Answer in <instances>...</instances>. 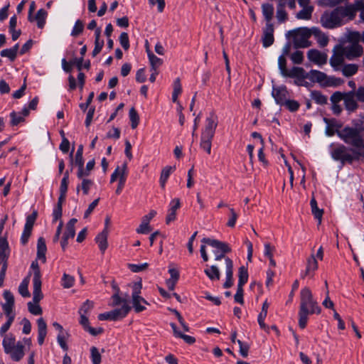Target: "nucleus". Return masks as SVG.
Segmentation results:
<instances>
[{"label":"nucleus","mask_w":364,"mask_h":364,"mask_svg":"<svg viewBox=\"0 0 364 364\" xmlns=\"http://www.w3.org/2000/svg\"><path fill=\"white\" fill-rule=\"evenodd\" d=\"M300 300L299 326L304 329L307 324L308 316L313 314H319L321 309L317 301L314 299L312 292L308 287H304L301 290Z\"/></svg>","instance_id":"obj_1"},{"label":"nucleus","mask_w":364,"mask_h":364,"mask_svg":"<svg viewBox=\"0 0 364 364\" xmlns=\"http://www.w3.org/2000/svg\"><path fill=\"white\" fill-rule=\"evenodd\" d=\"M274 6L272 4L266 3L262 5V13L266 21V25L273 24L271 21L274 16Z\"/></svg>","instance_id":"obj_30"},{"label":"nucleus","mask_w":364,"mask_h":364,"mask_svg":"<svg viewBox=\"0 0 364 364\" xmlns=\"http://www.w3.org/2000/svg\"><path fill=\"white\" fill-rule=\"evenodd\" d=\"M141 288V280L135 282L132 287V306L136 313H140L146 310V306L144 305H140L139 301H142L146 305H149V303L144 298L140 296Z\"/></svg>","instance_id":"obj_9"},{"label":"nucleus","mask_w":364,"mask_h":364,"mask_svg":"<svg viewBox=\"0 0 364 364\" xmlns=\"http://www.w3.org/2000/svg\"><path fill=\"white\" fill-rule=\"evenodd\" d=\"M311 97L318 105H323L327 103V97L318 90H312L311 92Z\"/></svg>","instance_id":"obj_42"},{"label":"nucleus","mask_w":364,"mask_h":364,"mask_svg":"<svg viewBox=\"0 0 364 364\" xmlns=\"http://www.w3.org/2000/svg\"><path fill=\"white\" fill-rule=\"evenodd\" d=\"M338 136L345 144L353 147L359 146L362 144L361 131L356 127L346 126L341 132H338Z\"/></svg>","instance_id":"obj_4"},{"label":"nucleus","mask_w":364,"mask_h":364,"mask_svg":"<svg viewBox=\"0 0 364 364\" xmlns=\"http://www.w3.org/2000/svg\"><path fill=\"white\" fill-rule=\"evenodd\" d=\"M290 58L294 64H301L304 60V53L302 51L296 50L291 55Z\"/></svg>","instance_id":"obj_64"},{"label":"nucleus","mask_w":364,"mask_h":364,"mask_svg":"<svg viewBox=\"0 0 364 364\" xmlns=\"http://www.w3.org/2000/svg\"><path fill=\"white\" fill-rule=\"evenodd\" d=\"M24 346L21 342L18 341L16 346L11 350L8 354L10 355L11 358L16 362L21 360L24 355Z\"/></svg>","instance_id":"obj_28"},{"label":"nucleus","mask_w":364,"mask_h":364,"mask_svg":"<svg viewBox=\"0 0 364 364\" xmlns=\"http://www.w3.org/2000/svg\"><path fill=\"white\" fill-rule=\"evenodd\" d=\"M342 18L337 7L331 12H324L321 17L322 26L326 28L332 29L341 26Z\"/></svg>","instance_id":"obj_8"},{"label":"nucleus","mask_w":364,"mask_h":364,"mask_svg":"<svg viewBox=\"0 0 364 364\" xmlns=\"http://www.w3.org/2000/svg\"><path fill=\"white\" fill-rule=\"evenodd\" d=\"M318 269V262L314 256V255H311L307 259L306 267L304 272H301V278H304L306 277H312L314 274V272Z\"/></svg>","instance_id":"obj_20"},{"label":"nucleus","mask_w":364,"mask_h":364,"mask_svg":"<svg viewBox=\"0 0 364 364\" xmlns=\"http://www.w3.org/2000/svg\"><path fill=\"white\" fill-rule=\"evenodd\" d=\"M147 55L151 64V70H157L162 65L163 60L156 56L150 50H148Z\"/></svg>","instance_id":"obj_40"},{"label":"nucleus","mask_w":364,"mask_h":364,"mask_svg":"<svg viewBox=\"0 0 364 364\" xmlns=\"http://www.w3.org/2000/svg\"><path fill=\"white\" fill-rule=\"evenodd\" d=\"M80 318L79 321L80 324L82 326L83 329L88 332L92 336H96L99 334H101L104 332V329L102 327H99L97 328L91 327L90 326V322L88 319V316L85 315H80Z\"/></svg>","instance_id":"obj_17"},{"label":"nucleus","mask_w":364,"mask_h":364,"mask_svg":"<svg viewBox=\"0 0 364 364\" xmlns=\"http://www.w3.org/2000/svg\"><path fill=\"white\" fill-rule=\"evenodd\" d=\"M237 343L240 347V353L243 358H247L248 356V352L250 350V346L247 343H244L240 340H237Z\"/></svg>","instance_id":"obj_63"},{"label":"nucleus","mask_w":364,"mask_h":364,"mask_svg":"<svg viewBox=\"0 0 364 364\" xmlns=\"http://www.w3.org/2000/svg\"><path fill=\"white\" fill-rule=\"evenodd\" d=\"M112 287L114 291V294L112 296V306H117L121 304L124 299L119 296L120 289L114 280L112 282Z\"/></svg>","instance_id":"obj_37"},{"label":"nucleus","mask_w":364,"mask_h":364,"mask_svg":"<svg viewBox=\"0 0 364 364\" xmlns=\"http://www.w3.org/2000/svg\"><path fill=\"white\" fill-rule=\"evenodd\" d=\"M333 144L330 145L331 150L330 154L333 160L340 162L342 165L352 164V156L350 155V147L343 144H338L334 147Z\"/></svg>","instance_id":"obj_5"},{"label":"nucleus","mask_w":364,"mask_h":364,"mask_svg":"<svg viewBox=\"0 0 364 364\" xmlns=\"http://www.w3.org/2000/svg\"><path fill=\"white\" fill-rule=\"evenodd\" d=\"M307 57L309 60L318 65H323L326 63L327 55L321 53L316 49H311L307 53Z\"/></svg>","instance_id":"obj_24"},{"label":"nucleus","mask_w":364,"mask_h":364,"mask_svg":"<svg viewBox=\"0 0 364 364\" xmlns=\"http://www.w3.org/2000/svg\"><path fill=\"white\" fill-rule=\"evenodd\" d=\"M107 237L108 229L107 227H105L104 230L101 232H100L95 239L96 243L98 245L99 249L102 254L105 253V250L108 247Z\"/></svg>","instance_id":"obj_25"},{"label":"nucleus","mask_w":364,"mask_h":364,"mask_svg":"<svg viewBox=\"0 0 364 364\" xmlns=\"http://www.w3.org/2000/svg\"><path fill=\"white\" fill-rule=\"evenodd\" d=\"M285 77H291V78H301L306 79L307 78V73L305 70L301 67H293L291 70H288V72L284 76Z\"/></svg>","instance_id":"obj_29"},{"label":"nucleus","mask_w":364,"mask_h":364,"mask_svg":"<svg viewBox=\"0 0 364 364\" xmlns=\"http://www.w3.org/2000/svg\"><path fill=\"white\" fill-rule=\"evenodd\" d=\"M350 155L352 156V164L354 161H359L361 158H364V153L361 148L350 147Z\"/></svg>","instance_id":"obj_51"},{"label":"nucleus","mask_w":364,"mask_h":364,"mask_svg":"<svg viewBox=\"0 0 364 364\" xmlns=\"http://www.w3.org/2000/svg\"><path fill=\"white\" fill-rule=\"evenodd\" d=\"M73 151H74V149H72V151L69 155L71 165L75 164L77 167L83 166H84V159L82 156L83 145L80 144L78 146L77 150L75 156V159H73Z\"/></svg>","instance_id":"obj_26"},{"label":"nucleus","mask_w":364,"mask_h":364,"mask_svg":"<svg viewBox=\"0 0 364 364\" xmlns=\"http://www.w3.org/2000/svg\"><path fill=\"white\" fill-rule=\"evenodd\" d=\"M29 279L28 277L23 279L18 287V292L23 297H30L31 294L28 291Z\"/></svg>","instance_id":"obj_48"},{"label":"nucleus","mask_w":364,"mask_h":364,"mask_svg":"<svg viewBox=\"0 0 364 364\" xmlns=\"http://www.w3.org/2000/svg\"><path fill=\"white\" fill-rule=\"evenodd\" d=\"M77 222L76 218L70 219L66 225V229L63 233L64 237L68 238H73L75 235V225Z\"/></svg>","instance_id":"obj_39"},{"label":"nucleus","mask_w":364,"mask_h":364,"mask_svg":"<svg viewBox=\"0 0 364 364\" xmlns=\"http://www.w3.org/2000/svg\"><path fill=\"white\" fill-rule=\"evenodd\" d=\"M323 120L326 124V134L328 136H332L336 134L338 136V132H341L343 123L335 118L329 119L324 117Z\"/></svg>","instance_id":"obj_12"},{"label":"nucleus","mask_w":364,"mask_h":364,"mask_svg":"<svg viewBox=\"0 0 364 364\" xmlns=\"http://www.w3.org/2000/svg\"><path fill=\"white\" fill-rule=\"evenodd\" d=\"M31 267L33 270V301L38 304L43 299V295L41 291V273L39 265L36 261L31 263Z\"/></svg>","instance_id":"obj_7"},{"label":"nucleus","mask_w":364,"mask_h":364,"mask_svg":"<svg viewBox=\"0 0 364 364\" xmlns=\"http://www.w3.org/2000/svg\"><path fill=\"white\" fill-rule=\"evenodd\" d=\"M248 271L247 267L245 266H241L238 269V283L237 286L239 287H244V285L248 281Z\"/></svg>","instance_id":"obj_38"},{"label":"nucleus","mask_w":364,"mask_h":364,"mask_svg":"<svg viewBox=\"0 0 364 364\" xmlns=\"http://www.w3.org/2000/svg\"><path fill=\"white\" fill-rule=\"evenodd\" d=\"M48 12L44 9H39L36 16H33V21H36L38 28H43L46 25Z\"/></svg>","instance_id":"obj_34"},{"label":"nucleus","mask_w":364,"mask_h":364,"mask_svg":"<svg viewBox=\"0 0 364 364\" xmlns=\"http://www.w3.org/2000/svg\"><path fill=\"white\" fill-rule=\"evenodd\" d=\"M47 251V247L46 245V241L43 237H40L38 239L37 242V258L40 260H42L43 262H46V253Z\"/></svg>","instance_id":"obj_32"},{"label":"nucleus","mask_w":364,"mask_h":364,"mask_svg":"<svg viewBox=\"0 0 364 364\" xmlns=\"http://www.w3.org/2000/svg\"><path fill=\"white\" fill-rule=\"evenodd\" d=\"M363 7V3L360 1H357L355 5L349 4L346 6H337L340 13L341 17L343 19L345 17H348L349 20L354 19L356 15V11Z\"/></svg>","instance_id":"obj_11"},{"label":"nucleus","mask_w":364,"mask_h":364,"mask_svg":"<svg viewBox=\"0 0 364 364\" xmlns=\"http://www.w3.org/2000/svg\"><path fill=\"white\" fill-rule=\"evenodd\" d=\"M204 273L211 281L219 280L220 278V272L216 265H207L205 269Z\"/></svg>","instance_id":"obj_33"},{"label":"nucleus","mask_w":364,"mask_h":364,"mask_svg":"<svg viewBox=\"0 0 364 364\" xmlns=\"http://www.w3.org/2000/svg\"><path fill=\"white\" fill-rule=\"evenodd\" d=\"M93 185V181L90 179L82 178V183L77 185L76 187L77 193H79L80 190L82 189L84 195H87L90 187Z\"/></svg>","instance_id":"obj_43"},{"label":"nucleus","mask_w":364,"mask_h":364,"mask_svg":"<svg viewBox=\"0 0 364 364\" xmlns=\"http://www.w3.org/2000/svg\"><path fill=\"white\" fill-rule=\"evenodd\" d=\"M119 43L122 47L127 50L129 48V40L128 33L126 32H122L119 37Z\"/></svg>","instance_id":"obj_61"},{"label":"nucleus","mask_w":364,"mask_h":364,"mask_svg":"<svg viewBox=\"0 0 364 364\" xmlns=\"http://www.w3.org/2000/svg\"><path fill=\"white\" fill-rule=\"evenodd\" d=\"M83 29L84 24L82 21L79 19L77 20L71 31V36L74 37L77 36L83 31Z\"/></svg>","instance_id":"obj_57"},{"label":"nucleus","mask_w":364,"mask_h":364,"mask_svg":"<svg viewBox=\"0 0 364 364\" xmlns=\"http://www.w3.org/2000/svg\"><path fill=\"white\" fill-rule=\"evenodd\" d=\"M226 280L223 284V288L229 289L233 285V262L229 258H225Z\"/></svg>","instance_id":"obj_22"},{"label":"nucleus","mask_w":364,"mask_h":364,"mask_svg":"<svg viewBox=\"0 0 364 364\" xmlns=\"http://www.w3.org/2000/svg\"><path fill=\"white\" fill-rule=\"evenodd\" d=\"M274 28L273 24L265 25V27L263 28L262 31V42L263 47L268 48L274 43Z\"/></svg>","instance_id":"obj_15"},{"label":"nucleus","mask_w":364,"mask_h":364,"mask_svg":"<svg viewBox=\"0 0 364 364\" xmlns=\"http://www.w3.org/2000/svg\"><path fill=\"white\" fill-rule=\"evenodd\" d=\"M9 116L11 118L10 124L12 127L17 126L21 122L25 121V119L21 115V113H17L15 111L11 112Z\"/></svg>","instance_id":"obj_54"},{"label":"nucleus","mask_w":364,"mask_h":364,"mask_svg":"<svg viewBox=\"0 0 364 364\" xmlns=\"http://www.w3.org/2000/svg\"><path fill=\"white\" fill-rule=\"evenodd\" d=\"M286 36L287 38L293 37V46L296 49L308 48L311 45L309 41L311 36V28L306 27L299 28L288 31Z\"/></svg>","instance_id":"obj_3"},{"label":"nucleus","mask_w":364,"mask_h":364,"mask_svg":"<svg viewBox=\"0 0 364 364\" xmlns=\"http://www.w3.org/2000/svg\"><path fill=\"white\" fill-rule=\"evenodd\" d=\"M90 358L92 364L101 363V353L95 346H92L90 348Z\"/></svg>","instance_id":"obj_53"},{"label":"nucleus","mask_w":364,"mask_h":364,"mask_svg":"<svg viewBox=\"0 0 364 364\" xmlns=\"http://www.w3.org/2000/svg\"><path fill=\"white\" fill-rule=\"evenodd\" d=\"M176 169L175 166H167L164 167L161 171L160 176V184L161 187H164L165 184L171 175V173Z\"/></svg>","instance_id":"obj_41"},{"label":"nucleus","mask_w":364,"mask_h":364,"mask_svg":"<svg viewBox=\"0 0 364 364\" xmlns=\"http://www.w3.org/2000/svg\"><path fill=\"white\" fill-rule=\"evenodd\" d=\"M340 48L343 52L346 58L350 60L360 57L363 52V47L358 43H352L350 46L346 47L341 46Z\"/></svg>","instance_id":"obj_13"},{"label":"nucleus","mask_w":364,"mask_h":364,"mask_svg":"<svg viewBox=\"0 0 364 364\" xmlns=\"http://www.w3.org/2000/svg\"><path fill=\"white\" fill-rule=\"evenodd\" d=\"M127 164L124 163L122 166L121 176L119 179L118 186L115 191V193L117 195H119L122 193V191L124 187L126 180H127Z\"/></svg>","instance_id":"obj_35"},{"label":"nucleus","mask_w":364,"mask_h":364,"mask_svg":"<svg viewBox=\"0 0 364 364\" xmlns=\"http://www.w3.org/2000/svg\"><path fill=\"white\" fill-rule=\"evenodd\" d=\"M28 309L31 314L33 315H41L43 313L42 309L38 304L29 301L28 303Z\"/></svg>","instance_id":"obj_58"},{"label":"nucleus","mask_w":364,"mask_h":364,"mask_svg":"<svg viewBox=\"0 0 364 364\" xmlns=\"http://www.w3.org/2000/svg\"><path fill=\"white\" fill-rule=\"evenodd\" d=\"M122 306L111 311L112 321L121 320L127 316L131 310V306L128 304L127 299H123L121 303Z\"/></svg>","instance_id":"obj_16"},{"label":"nucleus","mask_w":364,"mask_h":364,"mask_svg":"<svg viewBox=\"0 0 364 364\" xmlns=\"http://www.w3.org/2000/svg\"><path fill=\"white\" fill-rule=\"evenodd\" d=\"M37 217L38 211L33 210L32 213L28 215L26 218V223L20 239L21 244L23 246L26 245L28 242Z\"/></svg>","instance_id":"obj_10"},{"label":"nucleus","mask_w":364,"mask_h":364,"mask_svg":"<svg viewBox=\"0 0 364 364\" xmlns=\"http://www.w3.org/2000/svg\"><path fill=\"white\" fill-rule=\"evenodd\" d=\"M218 117L213 113H210L205 119V125L202 131L200 147L208 154L211 153L212 141L218 126Z\"/></svg>","instance_id":"obj_2"},{"label":"nucleus","mask_w":364,"mask_h":364,"mask_svg":"<svg viewBox=\"0 0 364 364\" xmlns=\"http://www.w3.org/2000/svg\"><path fill=\"white\" fill-rule=\"evenodd\" d=\"M354 97V91H349L346 92V95L343 100L344 105L346 109L349 112H355L358 107V105Z\"/></svg>","instance_id":"obj_23"},{"label":"nucleus","mask_w":364,"mask_h":364,"mask_svg":"<svg viewBox=\"0 0 364 364\" xmlns=\"http://www.w3.org/2000/svg\"><path fill=\"white\" fill-rule=\"evenodd\" d=\"M346 92L336 91L332 94L330 97L331 104H339V102L344 100Z\"/></svg>","instance_id":"obj_62"},{"label":"nucleus","mask_w":364,"mask_h":364,"mask_svg":"<svg viewBox=\"0 0 364 364\" xmlns=\"http://www.w3.org/2000/svg\"><path fill=\"white\" fill-rule=\"evenodd\" d=\"M75 278L74 277L64 273L61 279V285L65 288L69 289L74 285Z\"/></svg>","instance_id":"obj_52"},{"label":"nucleus","mask_w":364,"mask_h":364,"mask_svg":"<svg viewBox=\"0 0 364 364\" xmlns=\"http://www.w3.org/2000/svg\"><path fill=\"white\" fill-rule=\"evenodd\" d=\"M311 35L313 34L316 38L317 43L321 47H325L328 43V37L318 28L313 27L311 28Z\"/></svg>","instance_id":"obj_31"},{"label":"nucleus","mask_w":364,"mask_h":364,"mask_svg":"<svg viewBox=\"0 0 364 364\" xmlns=\"http://www.w3.org/2000/svg\"><path fill=\"white\" fill-rule=\"evenodd\" d=\"M278 67L281 75L284 77L285 74L288 72V69L287 68V59L286 57H284V55L279 56Z\"/></svg>","instance_id":"obj_56"},{"label":"nucleus","mask_w":364,"mask_h":364,"mask_svg":"<svg viewBox=\"0 0 364 364\" xmlns=\"http://www.w3.org/2000/svg\"><path fill=\"white\" fill-rule=\"evenodd\" d=\"M306 79H309L312 82L321 83L323 85V83L327 79V75L320 70L312 69L307 73Z\"/></svg>","instance_id":"obj_27"},{"label":"nucleus","mask_w":364,"mask_h":364,"mask_svg":"<svg viewBox=\"0 0 364 364\" xmlns=\"http://www.w3.org/2000/svg\"><path fill=\"white\" fill-rule=\"evenodd\" d=\"M181 207L179 198H174L169 203V209L166 218V223L168 225L176 218V210Z\"/></svg>","instance_id":"obj_19"},{"label":"nucleus","mask_w":364,"mask_h":364,"mask_svg":"<svg viewBox=\"0 0 364 364\" xmlns=\"http://www.w3.org/2000/svg\"><path fill=\"white\" fill-rule=\"evenodd\" d=\"M201 242L203 244H207L208 245L215 249L213 250V253L215 255V259L216 261L221 260L223 258L225 259L227 257H225V254L231 252V248L229 247L228 243L220 241L218 240L210 237H203L201 240Z\"/></svg>","instance_id":"obj_6"},{"label":"nucleus","mask_w":364,"mask_h":364,"mask_svg":"<svg viewBox=\"0 0 364 364\" xmlns=\"http://www.w3.org/2000/svg\"><path fill=\"white\" fill-rule=\"evenodd\" d=\"M10 252H0V266L1 271H6Z\"/></svg>","instance_id":"obj_60"},{"label":"nucleus","mask_w":364,"mask_h":364,"mask_svg":"<svg viewBox=\"0 0 364 364\" xmlns=\"http://www.w3.org/2000/svg\"><path fill=\"white\" fill-rule=\"evenodd\" d=\"M284 105L291 112L297 111L300 107L299 103L294 100H287Z\"/></svg>","instance_id":"obj_59"},{"label":"nucleus","mask_w":364,"mask_h":364,"mask_svg":"<svg viewBox=\"0 0 364 364\" xmlns=\"http://www.w3.org/2000/svg\"><path fill=\"white\" fill-rule=\"evenodd\" d=\"M69 183V171L67 170L60 182V193H67Z\"/></svg>","instance_id":"obj_55"},{"label":"nucleus","mask_w":364,"mask_h":364,"mask_svg":"<svg viewBox=\"0 0 364 364\" xmlns=\"http://www.w3.org/2000/svg\"><path fill=\"white\" fill-rule=\"evenodd\" d=\"M358 67L355 64L345 65L342 69V73L346 77H351L358 72Z\"/></svg>","instance_id":"obj_49"},{"label":"nucleus","mask_w":364,"mask_h":364,"mask_svg":"<svg viewBox=\"0 0 364 364\" xmlns=\"http://www.w3.org/2000/svg\"><path fill=\"white\" fill-rule=\"evenodd\" d=\"M15 341V338L13 336H11L10 337L4 336L2 346L6 353H10L11 350L16 346Z\"/></svg>","instance_id":"obj_45"},{"label":"nucleus","mask_w":364,"mask_h":364,"mask_svg":"<svg viewBox=\"0 0 364 364\" xmlns=\"http://www.w3.org/2000/svg\"><path fill=\"white\" fill-rule=\"evenodd\" d=\"M310 205L313 215L314 216L315 219L318 220V224H321L323 210V209L318 208L317 201L314 197L311 198L310 200Z\"/></svg>","instance_id":"obj_36"},{"label":"nucleus","mask_w":364,"mask_h":364,"mask_svg":"<svg viewBox=\"0 0 364 364\" xmlns=\"http://www.w3.org/2000/svg\"><path fill=\"white\" fill-rule=\"evenodd\" d=\"M313 11V6L303 7V9H301L296 14V18L298 19L309 20L311 17Z\"/></svg>","instance_id":"obj_46"},{"label":"nucleus","mask_w":364,"mask_h":364,"mask_svg":"<svg viewBox=\"0 0 364 364\" xmlns=\"http://www.w3.org/2000/svg\"><path fill=\"white\" fill-rule=\"evenodd\" d=\"M66 198V193H60V196L58 199V203L53 210V223H56L58 220H60L63 215V204Z\"/></svg>","instance_id":"obj_21"},{"label":"nucleus","mask_w":364,"mask_h":364,"mask_svg":"<svg viewBox=\"0 0 364 364\" xmlns=\"http://www.w3.org/2000/svg\"><path fill=\"white\" fill-rule=\"evenodd\" d=\"M272 96L274 97L275 102L283 106L284 103L287 100L288 91L285 85H281L279 87H273Z\"/></svg>","instance_id":"obj_14"},{"label":"nucleus","mask_w":364,"mask_h":364,"mask_svg":"<svg viewBox=\"0 0 364 364\" xmlns=\"http://www.w3.org/2000/svg\"><path fill=\"white\" fill-rule=\"evenodd\" d=\"M94 308V302L87 299L80 308L78 313L80 315L90 316L91 311Z\"/></svg>","instance_id":"obj_44"},{"label":"nucleus","mask_w":364,"mask_h":364,"mask_svg":"<svg viewBox=\"0 0 364 364\" xmlns=\"http://www.w3.org/2000/svg\"><path fill=\"white\" fill-rule=\"evenodd\" d=\"M129 116L131 121V127L136 129L139 123V116L134 107L129 109Z\"/></svg>","instance_id":"obj_50"},{"label":"nucleus","mask_w":364,"mask_h":364,"mask_svg":"<svg viewBox=\"0 0 364 364\" xmlns=\"http://www.w3.org/2000/svg\"><path fill=\"white\" fill-rule=\"evenodd\" d=\"M343 83V80L335 76H327L326 80L323 83V87H338Z\"/></svg>","instance_id":"obj_47"},{"label":"nucleus","mask_w":364,"mask_h":364,"mask_svg":"<svg viewBox=\"0 0 364 364\" xmlns=\"http://www.w3.org/2000/svg\"><path fill=\"white\" fill-rule=\"evenodd\" d=\"M340 48V45L335 47L333 54L330 58V64L336 70H338V67L342 65L344 61L343 56H345V55Z\"/></svg>","instance_id":"obj_18"}]
</instances>
